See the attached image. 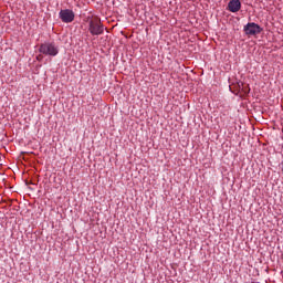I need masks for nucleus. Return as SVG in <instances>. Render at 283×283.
I'll return each instance as SVG.
<instances>
[{
  "instance_id": "nucleus-1",
  "label": "nucleus",
  "mask_w": 283,
  "mask_h": 283,
  "mask_svg": "<svg viewBox=\"0 0 283 283\" xmlns=\"http://www.w3.org/2000/svg\"><path fill=\"white\" fill-rule=\"evenodd\" d=\"M39 52L45 56H56L59 54V45L54 42H45L40 45Z\"/></svg>"
},
{
  "instance_id": "nucleus-2",
  "label": "nucleus",
  "mask_w": 283,
  "mask_h": 283,
  "mask_svg": "<svg viewBox=\"0 0 283 283\" xmlns=\"http://www.w3.org/2000/svg\"><path fill=\"white\" fill-rule=\"evenodd\" d=\"M88 31L93 36H99L105 32V27H103L101 20H91L88 22Z\"/></svg>"
},
{
  "instance_id": "nucleus-3",
  "label": "nucleus",
  "mask_w": 283,
  "mask_h": 283,
  "mask_svg": "<svg viewBox=\"0 0 283 283\" xmlns=\"http://www.w3.org/2000/svg\"><path fill=\"white\" fill-rule=\"evenodd\" d=\"M243 30L249 36H255V34H260V32H262L260 24L255 22H249L244 25Z\"/></svg>"
},
{
  "instance_id": "nucleus-4",
  "label": "nucleus",
  "mask_w": 283,
  "mask_h": 283,
  "mask_svg": "<svg viewBox=\"0 0 283 283\" xmlns=\"http://www.w3.org/2000/svg\"><path fill=\"white\" fill-rule=\"evenodd\" d=\"M74 11L70 9H62L59 13V18L63 23H72L74 21Z\"/></svg>"
},
{
  "instance_id": "nucleus-5",
  "label": "nucleus",
  "mask_w": 283,
  "mask_h": 283,
  "mask_svg": "<svg viewBox=\"0 0 283 283\" xmlns=\"http://www.w3.org/2000/svg\"><path fill=\"white\" fill-rule=\"evenodd\" d=\"M240 8H242L240 0H230L228 3V10L230 12H240Z\"/></svg>"
}]
</instances>
